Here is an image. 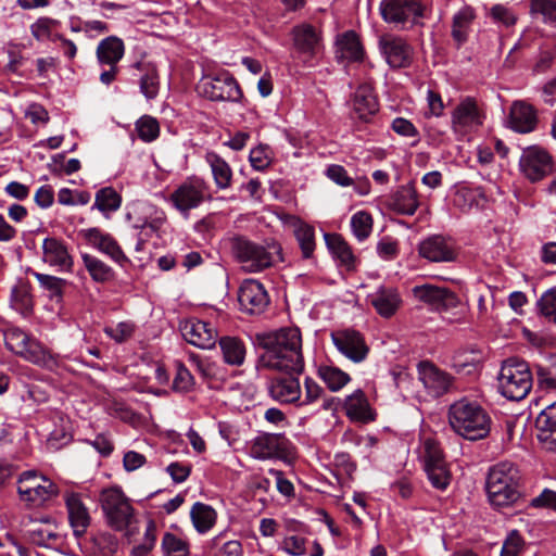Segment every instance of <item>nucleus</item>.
Here are the masks:
<instances>
[{
	"label": "nucleus",
	"instance_id": "1",
	"mask_svg": "<svg viewBox=\"0 0 556 556\" xmlns=\"http://www.w3.org/2000/svg\"><path fill=\"white\" fill-rule=\"evenodd\" d=\"M256 342L264 352L258 367L301 374L304 368L302 336L299 328L287 327L256 334Z\"/></svg>",
	"mask_w": 556,
	"mask_h": 556
},
{
	"label": "nucleus",
	"instance_id": "2",
	"mask_svg": "<svg viewBox=\"0 0 556 556\" xmlns=\"http://www.w3.org/2000/svg\"><path fill=\"white\" fill-rule=\"evenodd\" d=\"M231 256L248 273H260L283 261L282 248L275 240L256 242L242 235L226 239Z\"/></svg>",
	"mask_w": 556,
	"mask_h": 556
},
{
	"label": "nucleus",
	"instance_id": "3",
	"mask_svg": "<svg viewBox=\"0 0 556 556\" xmlns=\"http://www.w3.org/2000/svg\"><path fill=\"white\" fill-rule=\"evenodd\" d=\"M485 491L491 505L509 507L521 498V473L509 462H501L489 469Z\"/></svg>",
	"mask_w": 556,
	"mask_h": 556
},
{
	"label": "nucleus",
	"instance_id": "4",
	"mask_svg": "<svg viewBox=\"0 0 556 556\" xmlns=\"http://www.w3.org/2000/svg\"><path fill=\"white\" fill-rule=\"evenodd\" d=\"M448 422L452 429L466 440L477 441L488 437L491 417L476 401L460 399L448 409Z\"/></svg>",
	"mask_w": 556,
	"mask_h": 556
},
{
	"label": "nucleus",
	"instance_id": "5",
	"mask_svg": "<svg viewBox=\"0 0 556 556\" xmlns=\"http://www.w3.org/2000/svg\"><path fill=\"white\" fill-rule=\"evenodd\" d=\"M497 381L500 393L511 401L523 400L533 384L528 363L518 357H509L502 363Z\"/></svg>",
	"mask_w": 556,
	"mask_h": 556
},
{
	"label": "nucleus",
	"instance_id": "6",
	"mask_svg": "<svg viewBox=\"0 0 556 556\" xmlns=\"http://www.w3.org/2000/svg\"><path fill=\"white\" fill-rule=\"evenodd\" d=\"M100 505L108 523L117 531L126 530L135 520V510L121 488L112 486L101 491Z\"/></svg>",
	"mask_w": 556,
	"mask_h": 556
},
{
	"label": "nucleus",
	"instance_id": "7",
	"mask_svg": "<svg viewBox=\"0 0 556 556\" xmlns=\"http://www.w3.org/2000/svg\"><path fill=\"white\" fill-rule=\"evenodd\" d=\"M197 91L212 101L239 102L243 97L238 81L227 72L203 76L197 85Z\"/></svg>",
	"mask_w": 556,
	"mask_h": 556
},
{
	"label": "nucleus",
	"instance_id": "8",
	"mask_svg": "<svg viewBox=\"0 0 556 556\" xmlns=\"http://www.w3.org/2000/svg\"><path fill=\"white\" fill-rule=\"evenodd\" d=\"M17 492L21 501L38 507L55 497L59 489L48 478L38 476L35 471H25L18 479Z\"/></svg>",
	"mask_w": 556,
	"mask_h": 556
},
{
	"label": "nucleus",
	"instance_id": "9",
	"mask_svg": "<svg viewBox=\"0 0 556 556\" xmlns=\"http://www.w3.org/2000/svg\"><path fill=\"white\" fill-rule=\"evenodd\" d=\"M170 202L180 213L187 214L204 201L211 200L210 187L200 177L192 176L182 181L170 194Z\"/></svg>",
	"mask_w": 556,
	"mask_h": 556
},
{
	"label": "nucleus",
	"instance_id": "10",
	"mask_svg": "<svg viewBox=\"0 0 556 556\" xmlns=\"http://www.w3.org/2000/svg\"><path fill=\"white\" fill-rule=\"evenodd\" d=\"M483 110L472 97H464L451 113V128L458 136L477 131L484 121Z\"/></svg>",
	"mask_w": 556,
	"mask_h": 556
},
{
	"label": "nucleus",
	"instance_id": "11",
	"mask_svg": "<svg viewBox=\"0 0 556 556\" xmlns=\"http://www.w3.org/2000/svg\"><path fill=\"white\" fill-rule=\"evenodd\" d=\"M554 163L549 153L536 146L523 150L519 160L521 174L531 182L544 179L553 173Z\"/></svg>",
	"mask_w": 556,
	"mask_h": 556
},
{
	"label": "nucleus",
	"instance_id": "12",
	"mask_svg": "<svg viewBox=\"0 0 556 556\" xmlns=\"http://www.w3.org/2000/svg\"><path fill=\"white\" fill-rule=\"evenodd\" d=\"M379 10L383 21L391 24H416L424 16L422 4L415 0H382Z\"/></svg>",
	"mask_w": 556,
	"mask_h": 556
},
{
	"label": "nucleus",
	"instance_id": "13",
	"mask_svg": "<svg viewBox=\"0 0 556 556\" xmlns=\"http://www.w3.org/2000/svg\"><path fill=\"white\" fill-rule=\"evenodd\" d=\"M331 340L338 351L354 363L364 362L370 351L364 336L354 329L333 331Z\"/></svg>",
	"mask_w": 556,
	"mask_h": 556
},
{
	"label": "nucleus",
	"instance_id": "14",
	"mask_svg": "<svg viewBox=\"0 0 556 556\" xmlns=\"http://www.w3.org/2000/svg\"><path fill=\"white\" fill-rule=\"evenodd\" d=\"M414 296L430 305L437 312H447L459 305V298L447 288L433 285L415 286L413 288Z\"/></svg>",
	"mask_w": 556,
	"mask_h": 556
},
{
	"label": "nucleus",
	"instance_id": "15",
	"mask_svg": "<svg viewBox=\"0 0 556 556\" xmlns=\"http://www.w3.org/2000/svg\"><path fill=\"white\" fill-rule=\"evenodd\" d=\"M238 301L241 309L248 314H261L267 307L269 299L264 286L255 279H245L239 288Z\"/></svg>",
	"mask_w": 556,
	"mask_h": 556
},
{
	"label": "nucleus",
	"instance_id": "16",
	"mask_svg": "<svg viewBox=\"0 0 556 556\" xmlns=\"http://www.w3.org/2000/svg\"><path fill=\"white\" fill-rule=\"evenodd\" d=\"M288 440L278 433H263L254 438L250 455L256 459L282 458L287 454Z\"/></svg>",
	"mask_w": 556,
	"mask_h": 556
},
{
	"label": "nucleus",
	"instance_id": "17",
	"mask_svg": "<svg viewBox=\"0 0 556 556\" xmlns=\"http://www.w3.org/2000/svg\"><path fill=\"white\" fill-rule=\"evenodd\" d=\"M180 331L187 342L200 349H211L216 344V329L203 320L187 319L180 324Z\"/></svg>",
	"mask_w": 556,
	"mask_h": 556
},
{
	"label": "nucleus",
	"instance_id": "18",
	"mask_svg": "<svg viewBox=\"0 0 556 556\" xmlns=\"http://www.w3.org/2000/svg\"><path fill=\"white\" fill-rule=\"evenodd\" d=\"M418 376L428 393L434 397L448 392L453 383L451 375L429 362H421L418 365Z\"/></svg>",
	"mask_w": 556,
	"mask_h": 556
},
{
	"label": "nucleus",
	"instance_id": "19",
	"mask_svg": "<svg viewBox=\"0 0 556 556\" xmlns=\"http://www.w3.org/2000/svg\"><path fill=\"white\" fill-rule=\"evenodd\" d=\"M538 111L525 100L511 103L508 115V127L519 134H529L536 129Z\"/></svg>",
	"mask_w": 556,
	"mask_h": 556
},
{
	"label": "nucleus",
	"instance_id": "20",
	"mask_svg": "<svg viewBox=\"0 0 556 556\" xmlns=\"http://www.w3.org/2000/svg\"><path fill=\"white\" fill-rule=\"evenodd\" d=\"M388 64L394 68L407 67L413 61V49L402 38L386 36L379 41Z\"/></svg>",
	"mask_w": 556,
	"mask_h": 556
},
{
	"label": "nucleus",
	"instance_id": "21",
	"mask_svg": "<svg viewBox=\"0 0 556 556\" xmlns=\"http://www.w3.org/2000/svg\"><path fill=\"white\" fill-rule=\"evenodd\" d=\"M64 502L68 514V521L76 536L83 535L90 525L89 509L84 496L76 492H65Z\"/></svg>",
	"mask_w": 556,
	"mask_h": 556
},
{
	"label": "nucleus",
	"instance_id": "22",
	"mask_svg": "<svg viewBox=\"0 0 556 556\" xmlns=\"http://www.w3.org/2000/svg\"><path fill=\"white\" fill-rule=\"evenodd\" d=\"M419 254L430 262H453L456 251L453 242L442 236L434 235L419 244Z\"/></svg>",
	"mask_w": 556,
	"mask_h": 556
},
{
	"label": "nucleus",
	"instance_id": "23",
	"mask_svg": "<svg viewBox=\"0 0 556 556\" xmlns=\"http://www.w3.org/2000/svg\"><path fill=\"white\" fill-rule=\"evenodd\" d=\"M84 236L89 244L110 256L119 265L129 262L117 241L110 233H105L99 228H89L84 231Z\"/></svg>",
	"mask_w": 556,
	"mask_h": 556
},
{
	"label": "nucleus",
	"instance_id": "24",
	"mask_svg": "<svg viewBox=\"0 0 556 556\" xmlns=\"http://www.w3.org/2000/svg\"><path fill=\"white\" fill-rule=\"evenodd\" d=\"M42 260L45 263L52 267H58L62 271H71L74 263L66 244L55 237H49L43 240Z\"/></svg>",
	"mask_w": 556,
	"mask_h": 556
},
{
	"label": "nucleus",
	"instance_id": "25",
	"mask_svg": "<svg viewBox=\"0 0 556 556\" xmlns=\"http://www.w3.org/2000/svg\"><path fill=\"white\" fill-rule=\"evenodd\" d=\"M368 301L377 314L383 318L394 316L402 305L399 290L393 287H379L374 293L368 295Z\"/></svg>",
	"mask_w": 556,
	"mask_h": 556
},
{
	"label": "nucleus",
	"instance_id": "26",
	"mask_svg": "<svg viewBox=\"0 0 556 556\" xmlns=\"http://www.w3.org/2000/svg\"><path fill=\"white\" fill-rule=\"evenodd\" d=\"M536 437L544 448H556V402L545 407L535 420Z\"/></svg>",
	"mask_w": 556,
	"mask_h": 556
},
{
	"label": "nucleus",
	"instance_id": "27",
	"mask_svg": "<svg viewBox=\"0 0 556 556\" xmlns=\"http://www.w3.org/2000/svg\"><path fill=\"white\" fill-rule=\"evenodd\" d=\"M346 416L355 421L369 422L375 420L376 414L371 409L365 393L356 390L344 401Z\"/></svg>",
	"mask_w": 556,
	"mask_h": 556
},
{
	"label": "nucleus",
	"instance_id": "28",
	"mask_svg": "<svg viewBox=\"0 0 556 556\" xmlns=\"http://www.w3.org/2000/svg\"><path fill=\"white\" fill-rule=\"evenodd\" d=\"M270 396L280 403L289 404L301 400V386L296 378H276L269 384Z\"/></svg>",
	"mask_w": 556,
	"mask_h": 556
},
{
	"label": "nucleus",
	"instance_id": "29",
	"mask_svg": "<svg viewBox=\"0 0 556 556\" xmlns=\"http://www.w3.org/2000/svg\"><path fill=\"white\" fill-rule=\"evenodd\" d=\"M352 105L356 116L367 122L378 112V101L372 88L369 85H361L354 92Z\"/></svg>",
	"mask_w": 556,
	"mask_h": 556
},
{
	"label": "nucleus",
	"instance_id": "30",
	"mask_svg": "<svg viewBox=\"0 0 556 556\" xmlns=\"http://www.w3.org/2000/svg\"><path fill=\"white\" fill-rule=\"evenodd\" d=\"M29 540L39 546H53L61 540L58 526L50 518L34 521L28 530Z\"/></svg>",
	"mask_w": 556,
	"mask_h": 556
},
{
	"label": "nucleus",
	"instance_id": "31",
	"mask_svg": "<svg viewBox=\"0 0 556 556\" xmlns=\"http://www.w3.org/2000/svg\"><path fill=\"white\" fill-rule=\"evenodd\" d=\"M293 43L301 53L314 54L320 45V33L309 24H301L293 28Z\"/></svg>",
	"mask_w": 556,
	"mask_h": 556
},
{
	"label": "nucleus",
	"instance_id": "32",
	"mask_svg": "<svg viewBox=\"0 0 556 556\" xmlns=\"http://www.w3.org/2000/svg\"><path fill=\"white\" fill-rule=\"evenodd\" d=\"M140 73L139 86L141 93L148 99L156 98L160 90V77L156 66L151 62L140 61L134 64Z\"/></svg>",
	"mask_w": 556,
	"mask_h": 556
},
{
	"label": "nucleus",
	"instance_id": "33",
	"mask_svg": "<svg viewBox=\"0 0 556 556\" xmlns=\"http://www.w3.org/2000/svg\"><path fill=\"white\" fill-rule=\"evenodd\" d=\"M325 241L332 256L348 270L355 268L356 257L349 243L338 233H325Z\"/></svg>",
	"mask_w": 556,
	"mask_h": 556
},
{
	"label": "nucleus",
	"instance_id": "34",
	"mask_svg": "<svg viewBox=\"0 0 556 556\" xmlns=\"http://www.w3.org/2000/svg\"><path fill=\"white\" fill-rule=\"evenodd\" d=\"M475 20L476 12L471 7H464L454 14L452 20V37L457 48L468 40L469 31Z\"/></svg>",
	"mask_w": 556,
	"mask_h": 556
},
{
	"label": "nucleus",
	"instance_id": "35",
	"mask_svg": "<svg viewBox=\"0 0 556 556\" xmlns=\"http://www.w3.org/2000/svg\"><path fill=\"white\" fill-rule=\"evenodd\" d=\"M125 52L122 39L110 36L101 40L97 47V59L102 65H117Z\"/></svg>",
	"mask_w": 556,
	"mask_h": 556
},
{
	"label": "nucleus",
	"instance_id": "36",
	"mask_svg": "<svg viewBox=\"0 0 556 556\" xmlns=\"http://www.w3.org/2000/svg\"><path fill=\"white\" fill-rule=\"evenodd\" d=\"M205 161L210 165L217 189L225 190L230 188L233 175L230 165L215 152H207Z\"/></svg>",
	"mask_w": 556,
	"mask_h": 556
},
{
	"label": "nucleus",
	"instance_id": "37",
	"mask_svg": "<svg viewBox=\"0 0 556 556\" xmlns=\"http://www.w3.org/2000/svg\"><path fill=\"white\" fill-rule=\"evenodd\" d=\"M337 58L348 61H361L364 50L356 33L350 30L337 39Z\"/></svg>",
	"mask_w": 556,
	"mask_h": 556
},
{
	"label": "nucleus",
	"instance_id": "38",
	"mask_svg": "<svg viewBox=\"0 0 556 556\" xmlns=\"http://www.w3.org/2000/svg\"><path fill=\"white\" fill-rule=\"evenodd\" d=\"M393 210L404 215H413L419 206L418 194L413 185L401 186L391 199Z\"/></svg>",
	"mask_w": 556,
	"mask_h": 556
},
{
	"label": "nucleus",
	"instance_id": "39",
	"mask_svg": "<svg viewBox=\"0 0 556 556\" xmlns=\"http://www.w3.org/2000/svg\"><path fill=\"white\" fill-rule=\"evenodd\" d=\"M224 362L230 366H241L244 363L247 348L237 337H223L219 339Z\"/></svg>",
	"mask_w": 556,
	"mask_h": 556
},
{
	"label": "nucleus",
	"instance_id": "40",
	"mask_svg": "<svg viewBox=\"0 0 556 556\" xmlns=\"http://www.w3.org/2000/svg\"><path fill=\"white\" fill-rule=\"evenodd\" d=\"M293 233L301 250L302 258L315 263V228L306 223L299 222L294 225Z\"/></svg>",
	"mask_w": 556,
	"mask_h": 556
},
{
	"label": "nucleus",
	"instance_id": "41",
	"mask_svg": "<svg viewBox=\"0 0 556 556\" xmlns=\"http://www.w3.org/2000/svg\"><path fill=\"white\" fill-rule=\"evenodd\" d=\"M190 516L194 528L200 533H205L211 530L217 518V514L212 506L200 502L193 504Z\"/></svg>",
	"mask_w": 556,
	"mask_h": 556
},
{
	"label": "nucleus",
	"instance_id": "42",
	"mask_svg": "<svg viewBox=\"0 0 556 556\" xmlns=\"http://www.w3.org/2000/svg\"><path fill=\"white\" fill-rule=\"evenodd\" d=\"M83 262L93 281L105 283L113 280L114 270L101 260L84 254Z\"/></svg>",
	"mask_w": 556,
	"mask_h": 556
},
{
	"label": "nucleus",
	"instance_id": "43",
	"mask_svg": "<svg viewBox=\"0 0 556 556\" xmlns=\"http://www.w3.org/2000/svg\"><path fill=\"white\" fill-rule=\"evenodd\" d=\"M18 355L25 361L39 366H48L52 361L50 352L40 342L31 338Z\"/></svg>",
	"mask_w": 556,
	"mask_h": 556
},
{
	"label": "nucleus",
	"instance_id": "44",
	"mask_svg": "<svg viewBox=\"0 0 556 556\" xmlns=\"http://www.w3.org/2000/svg\"><path fill=\"white\" fill-rule=\"evenodd\" d=\"M121 204V195L112 187H105L96 193L93 208L106 214L117 211Z\"/></svg>",
	"mask_w": 556,
	"mask_h": 556
},
{
	"label": "nucleus",
	"instance_id": "45",
	"mask_svg": "<svg viewBox=\"0 0 556 556\" xmlns=\"http://www.w3.org/2000/svg\"><path fill=\"white\" fill-rule=\"evenodd\" d=\"M318 375L332 392L341 390L351 380L346 372L332 366L319 367Z\"/></svg>",
	"mask_w": 556,
	"mask_h": 556
},
{
	"label": "nucleus",
	"instance_id": "46",
	"mask_svg": "<svg viewBox=\"0 0 556 556\" xmlns=\"http://www.w3.org/2000/svg\"><path fill=\"white\" fill-rule=\"evenodd\" d=\"M213 556H242V546L241 543L237 540H230L227 542H223V534H218L214 536L208 544Z\"/></svg>",
	"mask_w": 556,
	"mask_h": 556
},
{
	"label": "nucleus",
	"instance_id": "47",
	"mask_svg": "<svg viewBox=\"0 0 556 556\" xmlns=\"http://www.w3.org/2000/svg\"><path fill=\"white\" fill-rule=\"evenodd\" d=\"M351 228L358 241L367 239L372 231L371 215L365 211L355 213L351 218Z\"/></svg>",
	"mask_w": 556,
	"mask_h": 556
},
{
	"label": "nucleus",
	"instance_id": "48",
	"mask_svg": "<svg viewBox=\"0 0 556 556\" xmlns=\"http://www.w3.org/2000/svg\"><path fill=\"white\" fill-rule=\"evenodd\" d=\"M164 556H189V544L177 535L166 532L162 539Z\"/></svg>",
	"mask_w": 556,
	"mask_h": 556
},
{
	"label": "nucleus",
	"instance_id": "49",
	"mask_svg": "<svg viewBox=\"0 0 556 556\" xmlns=\"http://www.w3.org/2000/svg\"><path fill=\"white\" fill-rule=\"evenodd\" d=\"M136 131L142 141H154L160 135L159 122L152 116L144 115L136 122Z\"/></svg>",
	"mask_w": 556,
	"mask_h": 556
},
{
	"label": "nucleus",
	"instance_id": "50",
	"mask_svg": "<svg viewBox=\"0 0 556 556\" xmlns=\"http://www.w3.org/2000/svg\"><path fill=\"white\" fill-rule=\"evenodd\" d=\"M425 471L432 486L439 490H445L451 482V473L446 464L426 467Z\"/></svg>",
	"mask_w": 556,
	"mask_h": 556
},
{
	"label": "nucleus",
	"instance_id": "51",
	"mask_svg": "<svg viewBox=\"0 0 556 556\" xmlns=\"http://www.w3.org/2000/svg\"><path fill=\"white\" fill-rule=\"evenodd\" d=\"M3 336L5 346L16 355L23 351V348L26 346L27 341L30 339V337L20 328H9L4 331Z\"/></svg>",
	"mask_w": 556,
	"mask_h": 556
},
{
	"label": "nucleus",
	"instance_id": "52",
	"mask_svg": "<svg viewBox=\"0 0 556 556\" xmlns=\"http://www.w3.org/2000/svg\"><path fill=\"white\" fill-rule=\"evenodd\" d=\"M156 526L153 520H149L147 523L144 536L142 543L136 545L131 549L132 556H148L156 541Z\"/></svg>",
	"mask_w": 556,
	"mask_h": 556
},
{
	"label": "nucleus",
	"instance_id": "53",
	"mask_svg": "<svg viewBox=\"0 0 556 556\" xmlns=\"http://www.w3.org/2000/svg\"><path fill=\"white\" fill-rule=\"evenodd\" d=\"M11 305L15 311L22 313L23 315H26L31 311V296L24 287H14L12 289Z\"/></svg>",
	"mask_w": 556,
	"mask_h": 556
},
{
	"label": "nucleus",
	"instance_id": "54",
	"mask_svg": "<svg viewBox=\"0 0 556 556\" xmlns=\"http://www.w3.org/2000/svg\"><path fill=\"white\" fill-rule=\"evenodd\" d=\"M249 161L256 170H264L271 163V151L268 146L260 144L250 151Z\"/></svg>",
	"mask_w": 556,
	"mask_h": 556
},
{
	"label": "nucleus",
	"instance_id": "55",
	"mask_svg": "<svg viewBox=\"0 0 556 556\" xmlns=\"http://www.w3.org/2000/svg\"><path fill=\"white\" fill-rule=\"evenodd\" d=\"M194 379L189 369L180 362L176 363V375L173 389L177 392H188L192 389Z\"/></svg>",
	"mask_w": 556,
	"mask_h": 556
},
{
	"label": "nucleus",
	"instance_id": "56",
	"mask_svg": "<svg viewBox=\"0 0 556 556\" xmlns=\"http://www.w3.org/2000/svg\"><path fill=\"white\" fill-rule=\"evenodd\" d=\"M525 547V541L517 530H511L502 546L501 556H520Z\"/></svg>",
	"mask_w": 556,
	"mask_h": 556
},
{
	"label": "nucleus",
	"instance_id": "57",
	"mask_svg": "<svg viewBox=\"0 0 556 556\" xmlns=\"http://www.w3.org/2000/svg\"><path fill=\"white\" fill-rule=\"evenodd\" d=\"M532 14H540L544 22H556V0H530Z\"/></svg>",
	"mask_w": 556,
	"mask_h": 556
},
{
	"label": "nucleus",
	"instance_id": "58",
	"mask_svg": "<svg viewBox=\"0 0 556 556\" xmlns=\"http://www.w3.org/2000/svg\"><path fill=\"white\" fill-rule=\"evenodd\" d=\"M492 21L504 27H510L516 24L517 16L514 11L503 4H495L489 11Z\"/></svg>",
	"mask_w": 556,
	"mask_h": 556
},
{
	"label": "nucleus",
	"instance_id": "59",
	"mask_svg": "<svg viewBox=\"0 0 556 556\" xmlns=\"http://www.w3.org/2000/svg\"><path fill=\"white\" fill-rule=\"evenodd\" d=\"M425 455L424 463L425 468L441 464H446L444 460L443 452L439 443L434 440L427 439L424 443Z\"/></svg>",
	"mask_w": 556,
	"mask_h": 556
},
{
	"label": "nucleus",
	"instance_id": "60",
	"mask_svg": "<svg viewBox=\"0 0 556 556\" xmlns=\"http://www.w3.org/2000/svg\"><path fill=\"white\" fill-rule=\"evenodd\" d=\"M35 277L40 286L51 292V298H61L66 281L62 278L46 274L35 273Z\"/></svg>",
	"mask_w": 556,
	"mask_h": 556
},
{
	"label": "nucleus",
	"instance_id": "61",
	"mask_svg": "<svg viewBox=\"0 0 556 556\" xmlns=\"http://www.w3.org/2000/svg\"><path fill=\"white\" fill-rule=\"evenodd\" d=\"M541 314L556 324V290L545 292L538 302Z\"/></svg>",
	"mask_w": 556,
	"mask_h": 556
},
{
	"label": "nucleus",
	"instance_id": "62",
	"mask_svg": "<svg viewBox=\"0 0 556 556\" xmlns=\"http://www.w3.org/2000/svg\"><path fill=\"white\" fill-rule=\"evenodd\" d=\"M135 330L134 324L129 321L118 323L114 327H105L104 332L117 343H122L129 339Z\"/></svg>",
	"mask_w": 556,
	"mask_h": 556
},
{
	"label": "nucleus",
	"instance_id": "63",
	"mask_svg": "<svg viewBox=\"0 0 556 556\" xmlns=\"http://www.w3.org/2000/svg\"><path fill=\"white\" fill-rule=\"evenodd\" d=\"M391 128L399 136L406 138H415L416 142L419 141V131L410 121L404 117L394 118L391 124Z\"/></svg>",
	"mask_w": 556,
	"mask_h": 556
},
{
	"label": "nucleus",
	"instance_id": "64",
	"mask_svg": "<svg viewBox=\"0 0 556 556\" xmlns=\"http://www.w3.org/2000/svg\"><path fill=\"white\" fill-rule=\"evenodd\" d=\"M306 540L299 535L286 536L281 543L282 549L292 556H302L306 552Z\"/></svg>",
	"mask_w": 556,
	"mask_h": 556
}]
</instances>
